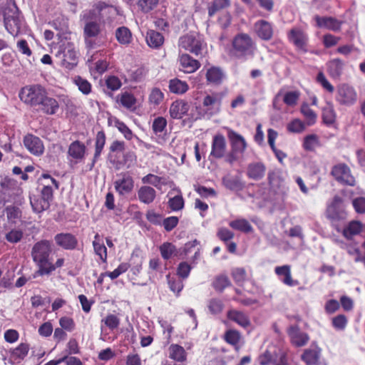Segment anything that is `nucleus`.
Listing matches in <instances>:
<instances>
[{
  "mask_svg": "<svg viewBox=\"0 0 365 365\" xmlns=\"http://www.w3.org/2000/svg\"><path fill=\"white\" fill-rule=\"evenodd\" d=\"M19 97L24 103L44 115H53L60 108L58 101L51 96L47 90L40 84L23 87Z\"/></svg>",
  "mask_w": 365,
  "mask_h": 365,
  "instance_id": "f257e3e1",
  "label": "nucleus"
},
{
  "mask_svg": "<svg viewBox=\"0 0 365 365\" xmlns=\"http://www.w3.org/2000/svg\"><path fill=\"white\" fill-rule=\"evenodd\" d=\"M256 50V43L252 38L248 34L240 33L232 40L229 55L238 59L253 57Z\"/></svg>",
  "mask_w": 365,
  "mask_h": 365,
  "instance_id": "f03ea898",
  "label": "nucleus"
},
{
  "mask_svg": "<svg viewBox=\"0 0 365 365\" xmlns=\"http://www.w3.org/2000/svg\"><path fill=\"white\" fill-rule=\"evenodd\" d=\"M330 175L339 184L344 186L354 187L356 180L351 168L345 163H339L332 166Z\"/></svg>",
  "mask_w": 365,
  "mask_h": 365,
  "instance_id": "7ed1b4c3",
  "label": "nucleus"
},
{
  "mask_svg": "<svg viewBox=\"0 0 365 365\" xmlns=\"http://www.w3.org/2000/svg\"><path fill=\"white\" fill-rule=\"evenodd\" d=\"M357 92L352 86L348 83L337 86L335 101L339 106L351 107L357 102Z\"/></svg>",
  "mask_w": 365,
  "mask_h": 365,
  "instance_id": "20e7f679",
  "label": "nucleus"
},
{
  "mask_svg": "<svg viewBox=\"0 0 365 365\" xmlns=\"http://www.w3.org/2000/svg\"><path fill=\"white\" fill-rule=\"evenodd\" d=\"M287 39L295 48L303 53L308 51L309 36L301 27H292L287 32Z\"/></svg>",
  "mask_w": 365,
  "mask_h": 365,
  "instance_id": "39448f33",
  "label": "nucleus"
},
{
  "mask_svg": "<svg viewBox=\"0 0 365 365\" xmlns=\"http://www.w3.org/2000/svg\"><path fill=\"white\" fill-rule=\"evenodd\" d=\"M178 47L197 56L201 54L202 40L197 34H187L180 38Z\"/></svg>",
  "mask_w": 365,
  "mask_h": 365,
  "instance_id": "423d86ee",
  "label": "nucleus"
},
{
  "mask_svg": "<svg viewBox=\"0 0 365 365\" xmlns=\"http://www.w3.org/2000/svg\"><path fill=\"white\" fill-rule=\"evenodd\" d=\"M114 187L119 195L130 193L134 188V180L128 172H122L117 175Z\"/></svg>",
  "mask_w": 365,
  "mask_h": 365,
  "instance_id": "0eeeda50",
  "label": "nucleus"
},
{
  "mask_svg": "<svg viewBox=\"0 0 365 365\" xmlns=\"http://www.w3.org/2000/svg\"><path fill=\"white\" fill-rule=\"evenodd\" d=\"M56 245L66 250H74L77 248L78 241L77 237L70 232H61L54 236Z\"/></svg>",
  "mask_w": 365,
  "mask_h": 365,
  "instance_id": "6e6552de",
  "label": "nucleus"
},
{
  "mask_svg": "<svg viewBox=\"0 0 365 365\" xmlns=\"http://www.w3.org/2000/svg\"><path fill=\"white\" fill-rule=\"evenodd\" d=\"M24 145L26 149L34 155L41 156L44 153L43 141L33 134H27L24 138Z\"/></svg>",
  "mask_w": 365,
  "mask_h": 365,
  "instance_id": "1a4fd4ad",
  "label": "nucleus"
},
{
  "mask_svg": "<svg viewBox=\"0 0 365 365\" xmlns=\"http://www.w3.org/2000/svg\"><path fill=\"white\" fill-rule=\"evenodd\" d=\"M227 149L225 138L222 134L213 136L210 156L215 159H221L225 157Z\"/></svg>",
  "mask_w": 365,
  "mask_h": 365,
  "instance_id": "9d476101",
  "label": "nucleus"
},
{
  "mask_svg": "<svg viewBox=\"0 0 365 365\" xmlns=\"http://www.w3.org/2000/svg\"><path fill=\"white\" fill-rule=\"evenodd\" d=\"M51 252V242L49 240H42L35 243L33 246L31 257L33 260L49 258Z\"/></svg>",
  "mask_w": 365,
  "mask_h": 365,
  "instance_id": "9b49d317",
  "label": "nucleus"
},
{
  "mask_svg": "<svg viewBox=\"0 0 365 365\" xmlns=\"http://www.w3.org/2000/svg\"><path fill=\"white\" fill-rule=\"evenodd\" d=\"M254 31L256 35L263 41H269L274 34L272 24L263 19L258 20L254 24Z\"/></svg>",
  "mask_w": 365,
  "mask_h": 365,
  "instance_id": "f8f14e48",
  "label": "nucleus"
},
{
  "mask_svg": "<svg viewBox=\"0 0 365 365\" xmlns=\"http://www.w3.org/2000/svg\"><path fill=\"white\" fill-rule=\"evenodd\" d=\"M291 343L297 347L306 345L309 339L308 334L300 330L297 325L290 326L287 329Z\"/></svg>",
  "mask_w": 365,
  "mask_h": 365,
  "instance_id": "ddd939ff",
  "label": "nucleus"
},
{
  "mask_svg": "<svg viewBox=\"0 0 365 365\" xmlns=\"http://www.w3.org/2000/svg\"><path fill=\"white\" fill-rule=\"evenodd\" d=\"M227 137L232 151L243 154L247 147L244 137L230 128L227 129Z\"/></svg>",
  "mask_w": 365,
  "mask_h": 365,
  "instance_id": "4468645a",
  "label": "nucleus"
},
{
  "mask_svg": "<svg viewBox=\"0 0 365 365\" xmlns=\"http://www.w3.org/2000/svg\"><path fill=\"white\" fill-rule=\"evenodd\" d=\"M59 53L63 54V63L66 67L73 66L77 64V51L73 43L68 42L66 44H63L61 47Z\"/></svg>",
  "mask_w": 365,
  "mask_h": 365,
  "instance_id": "2eb2a0df",
  "label": "nucleus"
},
{
  "mask_svg": "<svg viewBox=\"0 0 365 365\" xmlns=\"http://www.w3.org/2000/svg\"><path fill=\"white\" fill-rule=\"evenodd\" d=\"M178 62L181 67L180 70L186 73H192L201 66V63L198 60L195 59L187 53L180 54Z\"/></svg>",
  "mask_w": 365,
  "mask_h": 365,
  "instance_id": "dca6fc26",
  "label": "nucleus"
},
{
  "mask_svg": "<svg viewBox=\"0 0 365 365\" xmlns=\"http://www.w3.org/2000/svg\"><path fill=\"white\" fill-rule=\"evenodd\" d=\"M268 183L274 192H283L285 180L282 172L279 169L269 170L267 175Z\"/></svg>",
  "mask_w": 365,
  "mask_h": 365,
  "instance_id": "f3484780",
  "label": "nucleus"
},
{
  "mask_svg": "<svg viewBox=\"0 0 365 365\" xmlns=\"http://www.w3.org/2000/svg\"><path fill=\"white\" fill-rule=\"evenodd\" d=\"M314 19L317 27L324 28L333 31H339L343 24V21L331 16H319L317 15Z\"/></svg>",
  "mask_w": 365,
  "mask_h": 365,
  "instance_id": "a211bd4d",
  "label": "nucleus"
},
{
  "mask_svg": "<svg viewBox=\"0 0 365 365\" xmlns=\"http://www.w3.org/2000/svg\"><path fill=\"white\" fill-rule=\"evenodd\" d=\"M266 170V165L262 162H253L248 164L246 175L249 179L258 181L264 177Z\"/></svg>",
  "mask_w": 365,
  "mask_h": 365,
  "instance_id": "6ab92c4d",
  "label": "nucleus"
},
{
  "mask_svg": "<svg viewBox=\"0 0 365 365\" xmlns=\"http://www.w3.org/2000/svg\"><path fill=\"white\" fill-rule=\"evenodd\" d=\"M274 273L279 277H283L281 281L288 287H295L300 284L297 279L292 278L291 266L289 264L276 267L274 268Z\"/></svg>",
  "mask_w": 365,
  "mask_h": 365,
  "instance_id": "aec40b11",
  "label": "nucleus"
},
{
  "mask_svg": "<svg viewBox=\"0 0 365 365\" xmlns=\"http://www.w3.org/2000/svg\"><path fill=\"white\" fill-rule=\"evenodd\" d=\"M86 153L85 144L78 140L72 142L68 148V156L76 162L81 161L85 158Z\"/></svg>",
  "mask_w": 365,
  "mask_h": 365,
  "instance_id": "412c9836",
  "label": "nucleus"
},
{
  "mask_svg": "<svg viewBox=\"0 0 365 365\" xmlns=\"http://www.w3.org/2000/svg\"><path fill=\"white\" fill-rule=\"evenodd\" d=\"M190 109V105L183 100H177L170 105L169 113L173 119H181L187 115Z\"/></svg>",
  "mask_w": 365,
  "mask_h": 365,
  "instance_id": "4be33fe9",
  "label": "nucleus"
},
{
  "mask_svg": "<svg viewBox=\"0 0 365 365\" xmlns=\"http://www.w3.org/2000/svg\"><path fill=\"white\" fill-rule=\"evenodd\" d=\"M30 347L27 343H21L16 348L10 350L9 359L12 364H19L26 357Z\"/></svg>",
  "mask_w": 365,
  "mask_h": 365,
  "instance_id": "5701e85b",
  "label": "nucleus"
},
{
  "mask_svg": "<svg viewBox=\"0 0 365 365\" xmlns=\"http://www.w3.org/2000/svg\"><path fill=\"white\" fill-rule=\"evenodd\" d=\"M345 63L343 60L336 58L328 61L326 63L327 72L333 79H339L343 73Z\"/></svg>",
  "mask_w": 365,
  "mask_h": 365,
  "instance_id": "b1692460",
  "label": "nucleus"
},
{
  "mask_svg": "<svg viewBox=\"0 0 365 365\" xmlns=\"http://www.w3.org/2000/svg\"><path fill=\"white\" fill-rule=\"evenodd\" d=\"M168 357L174 362L185 364L187 359V353L183 346L178 344H171L168 349Z\"/></svg>",
  "mask_w": 365,
  "mask_h": 365,
  "instance_id": "393cba45",
  "label": "nucleus"
},
{
  "mask_svg": "<svg viewBox=\"0 0 365 365\" xmlns=\"http://www.w3.org/2000/svg\"><path fill=\"white\" fill-rule=\"evenodd\" d=\"M137 195L138 200L145 205H149L153 203L157 196L156 190L149 186L142 185L137 191Z\"/></svg>",
  "mask_w": 365,
  "mask_h": 365,
  "instance_id": "a878e982",
  "label": "nucleus"
},
{
  "mask_svg": "<svg viewBox=\"0 0 365 365\" xmlns=\"http://www.w3.org/2000/svg\"><path fill=\"white\" fill-rule=\"evenodd\" d=\"M227 318L243 328H247L250 325L249 317L242 311L230 309L227 312Z\"/></svg>",
  "mask_w": 365,
  "mask_h": 365,
  "instance_id": "bb28decb",
  "label": "nucleus"
},
{
  "mask_svg": "<svg viewBox=\"0 0 365 365\" xmlns=\"http://www.w3.org/2000/svg\"><path fill=\"white\" fill-rule=\"evenodd\" d=\"M322 349L318 346L306 349L302 354V360L307 365L316 364L320 358Z\"/></svg>",
  "mask_w": 365,
  "mask_h": 365,
  "instance_id": "cd10ccee",
  "label": "nucleus"
},
{
  "mask_svg": "<svg viewBox=\"0 0 365 365\" xmlns=\"http://www.w3.org/2000/svg\"><path fill=\"white\" fill-rule=\"evenodd\" d=\"M106 137L103 130H100L96 133L95 138V152L92 163L90 166V170H92L96 163L98 160L103 148L106 144Z\"/></svg>",
  "mask_w": 365,
  "mask_h": 365,
  "instance_id": "c85d7f7f",
  "label": "nucleus"
},
{
  "mask_svg": "<svg viewBox=\"0 0 365 365\" xmlns=\"http://www.w3.org/2000/svg\"><path fill=\"white\" fill-rule=\"evenodd\" d=\"M83 19L86 21L83 27V36L97 37L101 32L100 24L96 21L91 20L88 15H84Z\"/></svg>",
  "mask_w": 365,
  "mask_h": 365,
  "instance_id": "c756f323",
  "label": "nucleus"
},
{
  "mask_svg": "<svg viewBox=\"0 0 365 365\" xmlns=\"http://www.w3.org/2000/svg\"><path fill=\"white\" fill-rule=\"evenodd\" d=\"M205 78L207 84L220 85L222 83L225 74L217 66H211L207 70Z\"/></svg>",
  "mask_w": 365,
  "mask_h": 365,
  "instance_id": "7c9ffc66",
  "label": "nucleus"
},
{
  "mask_svg": "<svg viewBox=\"0 0 365 365\" xmlns=\"http://www.w3.org/2000/svg\"><path fill=\"white\" fill-rule=\"evenodd\" d=\"M4 25L9 33L13 36L16 35L21 25L18 14L14 13L12 16L5 14Z\"/></svg>",
  "mask_w": 365,
  "mask_h": 365,
  "instance_id": "2f4dec72",
  "label": "nucleus"
},
{
  "mask_svg": "<svg viewBox=\"0 0 365 365\" xmlns=\"http://www.w3.org/2000/svg\"><path fill=\"white\" fill-rule=\"evenodd\" d=\"M223 185L232 191H242L245 187V183L239 176L227 175L222 178Z\"/></svg>",
  "mask_w": 365,
  "mask_h": 365,
  "instance_id": "473e14b6",
  "label": "nucleus"
},
{
  "mask_svg": "<svg viewBox=\"0 0 365 365\" xmlns=\"http://www.w3.org/2000/svg\"><path fill=\"white\" fill-rule=\"evenodd\" d=\"M145 40L149 47L158 49L163 45L165 39L161 33L155 30H148L146 34Z\"/></svg>",
  "mask_w": 365,
  "mask_h": 365,
  "instance_id": "72a5a7b5",
  "label": "nucleus"
},
{
  "mask_svg": "<svg viewBox=\"0 0 365 365\" xmlns=\"http://www.w3.org/2000/svg\"><path fill=\"white\" fill-rule=\"evenodd\" d=\"M34 262L38 267V270L34 274V277L37 276L48 275L55 270L53 264L49 261V258L35 259Z\"/></svg>",
  "mask_w": 365,
  "mask_h": 365,
  "instance_id": "f704fd0d",
  "label": "nucleus"
},
{
  "mask_svg": "<svg viewBox=\"0 0 365 365\" xmlns=\"http://www.w3.org/2000/svg\"><path fill=\"white\" fill-rule=\"evenodd\" d=\"M322 118L323 123L328 127H331L335 125L336 121V113L331 103H328L322 108Z\"/></svg>",
  "mask_w": 365,
  "mask_h": 365,
  "instance_id": "c9c22d12",
  "label": "nucleus"
},
{
  "mask_svg": "<svg viewBox=\"0 0 365 365\" xmlns=\"http://www.w3.org/2000/svg\"><path fill=\"white\" fill-rule=\"evenodd\" d=\"M322 146L320 138L318 135L312 133L304 137L302 148L307 152H315L317 148Z\"/></svg>",
  "mask_w": 365,
  "mask_h": 365,
  "instance_id": "e433bc0d",
  "label": "nucleus"
},
{
  "mask_svg": "<svg viewBox=\"0 0 365 365\" xmlns=\"http://www.w3.org/2000/svg\"><path fill=\"white\" fill-rule=\"evenodd\" d=\"M168 88L170 93L182 95L188 91L189 86L186 81L175 78L169 81Z\"/></svg>",
  "mask_w": 365,
  "mask_h": 365,
  "instance_id": "4c0bfd02",
  "label": "nucleus"
},
{
  "mask_svg": "<svg viewBox=\"0 0 365 365\" xmlns=\"http://www.w3.org/2000/svg\"><path fill=\"white\" fill-rule=\"evenodd\" d=\"M115 36L118 42L121 45H128L133 39L130 30L124 26L118 27L115 30Z\"/></svg>",
  "mask_w": 365,
  "mask_h": 365,
  "instance_id": "58836bf2",
  "label": "nucleus"
},
{
  "mask_svg": "<svg viewBox=\"0 0 365 365\" xmlns=\"http://www.w3.org/2000/svg\"><path fill=\"white\" fill-rule=\"evenodd\" d=\"M117 102L128 110L135 108L137 100L133 94L129 92H123L117 96Z\"/></svg>",
  "mask_w": 365,
  "mask_h": 365,
  "instance_id": "ea45409f",
  "label": "nucleus"
},
{
  "mask_svg": "<svg viewBox=\"0 0 365 365\" xmlns=\"http://www.w3.org/2000/svg\"><path fill=\"white\" fill-rule=\"evenodd\" d=\"M159 250L161 257L165 260H168L174 257L178 256V251L175 245L171 242H163L160 247Z\"/></svg>",
  "mask_w": 365,
  "mask_h": 365,
  "instance_id": "a19ab883",
  "label": "nucleus"
},
{
  "mask_svg": "<svg viewBox=\"0 0 365 365\" xmlns=\"http://www.w3.org/2000/svg\"><path fill=\"white\" fill-rule=\"evenodd\" d=\"M223 339L236 350L239 349V344L241 340V334L239 331L236 329L227 330L224 334Z\"/></svg>",
  "mask_w": 365,
  "mask_h": 365,
  "instance_id": "79ce46f5",
  "label": "nucleus"
},
{
  "mask_svg": "<svg viewBox=\"0 0 365 365\" xmlns=\"http://www.w3.org/2000/svg\"><path fill=\"white\" fill-rule=\"evenodd\" d=\"M93 246L96 255L99 257L103 262H106L108 257L107 248L103 242H101L100 235L98 233L94 237Z\"/></svg>",
  "mask_w": 365,
  "mask_h": 365,
  "instance_id": "37998d69",
  "label": "nucleus"
},
{
  "mask_svg": "<svg viewBox=\"0 0 365 365\" xmlns=\"http://www.w3.org/2000/svg\"><path fill=\"white\" fill-rule=\"evenodd\" d=\"M300 112L305 118L307 126H312L317 123V114L308 103H303L301 106Z\"/></svg>",
  "mask_w": 365,
  "mask_h": 365,
  "instance_id": "c03bdc74",
  "label": "nucleus"
},
{
  "mask_svg": "<svg viewBox=\"0 0 365 365\" xmlns=\"http://www.w3.org/2000/svg\"><path fill=\"white\" fill-rule=\"evenodd\" d=\"M229 226L237 231H240L244 233H250L253 231L252 226L249 221L244 218L236 219L229 222Z\"/></svg>",
  "mask_w": 365,
  "mask_h": 365,
  "instance_id": "a18cd8bd",
  "label": "nucleus"
},
{
  "mask_svg": "<svg viewBox=\"0 0 365 365\" xmlns=\"http://www.w3.org/2000/svg\"><path fill=\"white\" fill-rule=\"evenodd\" d=\"M362 230V224L359 221H351L343 230V235L346 239L359 234Z\"/></svg>",
  "mask_w": 365,
  "mask_h": 365,
  "instance_id": "49530a36",
  "label": "nucleus"
},
{
  "mask_svg": "<svg viewBox=\"0 0 365 365\" xmlns=\"http://www.w3.org/2000/svg\"><path fill=\"white\" fill-rule=\"evenodd\" d=\"M230 4V0H213L207 7L208 16L212 17L218 11L228 8Z\"/></svg>",
  "mask_w": 365,
  "mask_h": 365,
  "instance_id": "de8ad7c7",
  "label": "nucleus"
},
{
  "mask_svg": "<svg viewBox=\"0 0 365 365\" xmlns=\"http://www.w3.org/2000/svg\"><path fill=\"white\" fill-rule=\"evenodd\" d=\"M31 205L33 210L36 213H41L49 208L50 204L40 195L30 197Z\"/></svg>",
  "mask_w": 365,
  "mask_h": 365,
  "instance_id": "09e8293b",
  "label": "nucleus"
},
{
  "mask_svg": "<svg viewBox=\"0 0 365 365\" xmlns=\"http://www.w3.org/2000/svg\"><path fill=\"white\" fill-rule=\"evenodd\" d=\"M166 278L170 289L176 296H179L184 287L182 279L175 275L171 276L170 274L166 276Z\"/></svg>",
  "mask_w": 365,
  "mask_h": 365,
  "instance_id": "8fccbe9b",
  "label": "nucleus"
},
{
  "mask_svg": "<svg viewBox=\"0 0 365 365\" xmlns=\"http://www.w3.org/2000/svg\"><path fill=\"white\" fill-rule=\"evenodd\" d=\"M231 285V282L228 277L224 274H220L215 277L212 286L216 292H222L224 289Z\"/></svg>",
  "mask_w": 365,
  "mask_h": 365,
  "instance_id": "3c124183",
  "label": "nucleus"
},
{
  "mask_svg": "<svg viewBox=\"0 0 365 365\" xmlns=\"http://www.w3.org/2000/svg\"><path fill=\"white\" fill-rule=\"evenodd\" d=\"M307 128L304 122L299 118H294L287 125V130L290 133H302Z\"/></svg>",
  "mask_w": 365,
  "mask_h": 365,
  "instance_id": "603ef678",
  "label": "nucleus"
},
{
  "mask_svg": "<svg viewBox=\"0 0 365 365\" xmlns=\"http://www.w3.org/2000/svg\"><path fill=\"white\" fill-rule=\"evenodd\" d=\"M73 83L83 94L88 95L91 93L92 85L88 80L80 76H76L73 78Z\"/></svg>",
  "mask_w": 365,
  "mask_h": 365,
  "instance_id": "864d4df0",
  "label": "nucleus"
},
{
  "mask_svg": "<svg viewBox=\"0 0 365 365\" xmlns=\"http://www.w3.org/2000/svg\"><path fill=\"white\" fill-rule=\"evenodd\" d=\"M222 93H215L212 95H207L203 99L202 105L204 107H210L217 105V110H219L222 103Z\"/></svg>",
  "mask_w": 365,
  "mask_h": 365,
  "instance_id": "5fc2aeb1",
  "label": "nucleus"
},
{
  "mask_svg": "<svg viewBox=\"0 0 365 365\" xmlns=\"http://www.w3.org/2000/svg\"><path fill=\"white\" fill-rule=\"evenodd\" d=\"M224 307L225 305L223 302L218 298L210 299L207 303V309L210 313L213 315H217L222 313Z\"/></svg>",
  "mask_w": 365,
  "mask_h": 365,
  "instance_id": "6e6d98bb",
  "label": "nucleus"
},
{
  "mask_svg": "<svg viewBox=\"0 0 365 365\" xmlns=\"http://www.w3.org/2000/svg\"><path fill=\"white\" fill-rule=\"evenodd\" d=\"M185 201L182 194L177 195L168 200V206L172 211H179L183 209Z\"/></svg>",
  "mask_w": 365,
  "mask_h": 365,
  "instance_id": "4d7b16f0",
  "label": "nucleus"
},
{
  "mask_svg": "<svg viewBox=\"0 0 365 365\" xmlns=\"http://www.w3.org/2000/svg\"><path fill=\"white\" fill-rule=\"evenodd\" d=\"M159 3V0H138L137 5L143 13H148L153 10Z\"/></svg>",
  "mask_w": 365,
  "mask_h": 365,
  "instance_id": "13d9d810",
  "label": "nucleus"
},
{
  "mask_svg": "<svg viewBox=\"0 0 365 365\" xmlns=\"http://www.w3.org/2000/svg\"><path fill=\"white\" fill-rule=\"evenodd\" d=\"M348 324V319L344 314H338L331 320L332 327L338 331L345 329Z\"/></svg>",
  "mask_w": 365,
  "mask_h": 365,
  "instance_id": "bf43d9fd",
  "label": "nucleus"
},
{
  "mask_svg": "<svg viewBox=\"0 0 365 365\" xmlns=\"http://www.w3.org/2000/svg\"><path fill=\"white\" fill-rule=\"evenodd\" d=\"M163 180V178L158 175L149 173L142 178V182L143 184H150L157 188H160L159 185L160 184L165 185V182L162 181Z\"/></svg>",
  "mask_w": 365,
  "mask_h": 365,
  "instance_id": "052dcab7",
  "label": "nucleus"
},
{
  "mask_svg": "<svg viewBox=\"0 0 365 365\" xmlns=\"http://www.w3.org/2000/svg\"><path fill=\"white\" fill-rule=\"evenodd\" d=\"M299 96L300 92L298 91L287 92L284 96L283 102L288 106H294L297 105Z\"/></svg>",
  "mask_w": 365,
  "mask_h": 365,
  "instance_id": "680f3d73",
  "label": "nucleus"
},
{
  "mask_svg": "<svg viewBox=\"0 0 365 365\" xmlns=\"http://www.w3.org/2000/svg\"><path fill=\"white\" fill-rule=\"evenodd\" d=\"M115 126L118 130L123 135L125 139L130 140L133 138V133L132 130L126 125V124L118 120H115Z\"/></svg>",
  "mask_w": 365,
  "mask_h": 365,
  "instance_id": "e2e57ef3",
  "label": "nucleus"
},
{
  "mask_svg": "<svg viewBox=\"0 0 365 365\" xmlns=\"http://www.w3.org/2000/svg\"><path fill=\"white\" fill-rule=\"evenodd\" d=\"M316 81L329 93H332L334 91V86L327 80L323 72L320 71L317 73Z\"/></svg>",
  "mask_w": 365,
  "mask_h": 365,
  "instance_id": "0e129e2a",
  "label": "nucleus"
},
{
  "mask_svg": "<svg viewBox=\"0 0 365 365\" xmlns=\"http://www.w3.org/2000/svg\"><path fill=\"white\" fill-rule=\"evenodd\" d=\"M167 126V120L162 117L159 116L154 119L152 125V129L155 134L161 133Z\"/></svg>",
  "mask_w": 365,
  "mask_h": 365,
  "instance_id": "69168bd1",
  "label": "nucleus"
},
{
  "mask_svg": "<svg viewBox=\"0 0 365 365\" xmlns=\"http://www.w3.org/2000/svg\"><path fill=\"white\" fill-rule=\"evenodd\" d=\"M105 325L110 330L117 329L120 325V319L115 314H109L103 320Z\"/></svg>",
  "mask_w": 365,
  "mask_h": 365,
  "instance_id": "338daca9",
  "label": "nucleus"
},
{
  "mask_svg": "<svg viewBox=\"0 0 365 365\" xmlns=\"http://www.w3.org/2000/svg\"><path fill=\"white\" fill-rule=\"evenodd\" d=\"M164 99V93L158 88L152 89L150 96L149 101L150 103L158 106Z\"/></svg>",
  "mask_w": 365,
  "mask_h": 365,
  "instance_id": "774afa93",
  "label": "nucleus"
}]
</instances>
